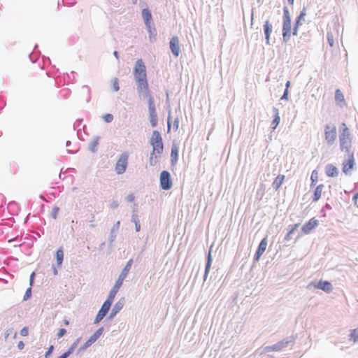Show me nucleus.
Masks as SVG:
<instances>
[{
	"mask_svg": "<svg viewBox=\"0 0 358 358\" xmlns=\"http://www.w3.org/2000/svg\"><path fill=\"white\" fill-rule=\"evenodd\" d=\"M136 90L140 99H147L151 96L148 90V84L145 85L144 87H142V88H141L139 86H137Z\"/></svg>",
	"mask_w": 358,
	"mask_h": 358,
	"instance_id": "obj_17",
	"label": "nucleus"
},
{
	"mask_svg": "<svg viewBox=\"0 0 358 358\" xmlns=\"http://www.w3.org/2000/svg\"><path fill=\"white\" fill-rule=\"evenodd\" d=\"M318 224L319 221L315 217H313L302 227L301 230L305 234H308L313 229L316 228Z\"/></svg>",
	"mask_w": 358,
	"mask_h": 358,
	"instance_id": "obj_11",
	"label": "nucleus"
},
{
	"mask_svg": "<svg viewBox=\"0 0 358 358\" xmlns=\"http://www.w3.org/2000/svg\"><path fill=\"white\" fill-rule=\"evenodd\" d=\"M112 303L113 301L106 299V300L103 302V305L101 306V309L99 310V312L106 316L108 313Z\"/></svg>",
	"mask_w": 358,
	"mask_h": 358,
	"instance_id": "obj_21",
	"label": "nucleus"
},
{
	"mask_svg": "<svg viewBox=\"0 0 358 358\" xmlns=\"http://www.w3.org/2000/svg\"><path fill=\"white\" fill-rule=\"evenodd\" d=\"M113 90L115 92H117L120 89L119 87V83L117 78H115L113 83Z\"/></svg>",
	"mask_w": 358,
	"mask_h": 358,
	"instance_id": "obj_49",
	"label": "nucleus"
},
{
	"mask_svg": "<svg viewBox=\"0 0 358 358\" xmlns=\"http://www.w3.org/2000/svg\"><path fill=\"white\" fill-rule=\"evenodd\" d=\"M59 210V207L57 206H55L52 208V210L51 212V217L53 218V219H56L57 218V214H58V212Z\"/></svg>",
	"mask_w": 358,
	"mask_h": 358,
	"instance_id": "obj_45",
	"label": "nucleus"
},
{
	"mask_svg": "<svg viewBox=\"0 0 358 358\" xmlns=\"http://www.w3.org/2000/svg\"><path fill=\"white\" fill-rule=\"evenodd\" d=\"M325 172L329 177H336L338 175V169L333 164H327L325 167Z\"/></svg>",
	"mask_w": 358,
	"mask_h": 358,
	"instance_id": "obj_18",
	"label": "nucleus"
},
{
	"mask_svg": "<svg viewBox=\"0 0 358 358\" xmlns=\"http://www.w3.org/2000/svg\"><path fill=\"white\" fill-rule=\"evenodd\" d=\"M324 187V185L323 184H320L317 186V187L315 188V190L314 192L313 201H315V202L317 201L320 199L322 192Z\"/></svg>",
	"mask_w": 358,
	"mask_h": 358,
	"instance_id": "obj_28",
	"label": "nucleus"
},
{
	"mask_svg": "<svg viewBox=\"0 0 358 358\" xmlns=\"http://www.w3.org/2000/svg\"><path fill=\"white\" fill-rule=\"evenodd\" d=\"M315 287L319 289H322L327 293H329L332 290V285L328 281L320 280L315 285Z\"/></svg>",
	"mask_w": 358,
	"mask_h": 358,
	"instance_id": "obj_16",
	"label": "nucleus"
},
{
	"mask_svg": "<svg viewBox=\"0 0 358 358\" xmlns=\"http://www.w3.org/2000/svg\"><path fill=\"white\" fill-rule=\"evenodd\" d=\"M104 317H105V315H103V314L98 312V313L94 319V324H98L100 321H101L103 319Z\"/></svg>",
	"mask_w": 358,
	"mask_h": 358,
	"instance_id": "obj_44",
	"label": "nucleus"
},
{
	"mask_svg": "<svg viewBox=\"0 0 358 358\" xmlns=\"http://www.w3.org/2000/svg\"><path fill=\"white\" fill-rule=\"evenodd\" d=\"M178 148L176 145H173L171 148V164L174 165L176 164L178 161Z\"/></svg>",
	"mask_w": 358,
	"mask_h": 358,
	"instance_id": "obj_23",
	"label": "nucleus"
},
{
	"mask_svg": "<svg viewBox=\"0 0 358 358\" xmlns=\"http://www.w3.org/2000/svg\"><path fill=\"white\" fill-rule=\"evenodd\" d=\"M148 112L150 124L152 127H155L158 121L156 109L148 110Z\"/></svg>",
	"mask_w": 358,
	"mask_h": 358,
	"instance_id": "obj_19",
	"label": "nucleus"
},
{
	"mask_svg": "<svg viewBox=\"0 0 358 358\" xmlns=\"http://www.w3.org/2000/svg\"><path fill=\"white\" fill-rule=\"evenodd\" d=\"M81 340V338H77L70 346V348L68 349L66 352L63 353L62 355L64 356L65 358H68L75 350L76 347L78 346V343H80Z\"/></svg>",
	"mask_w": 358,
	"mask_h": 358,
	"instance_id": "obj_22",
	"label": "nucleus"
},
{
	"mask_svg": "<svg viewBox=\"0 0 358 358\" xmlns=\"http://www.w3.org/2000/svg\"><path fill=\"white\" fill-rule=\"evenodd\" d=\"M273 112H274V119L273 120L271 126L273 129H275L280 123V118L279 112H278V108L274 107Z\"/></svg>",
	"mask_w": 358,
	"mask_h": 358,
	"instance_id": "obj_26",
	"label": "nucleus"
},
{
	"mask_svg": "<svg viewBox=\"0 0 358 358\" xmlns=\"http://www.w3.org/2000/svg\"><path fill=\"white\" fill-rule=\"evenodd\" d=\"M34 277H35V273L32 272V273L30 275V278H29V284H30L31 287L33 285Z\"/></svg>",
	"mask_w": 358,
	"mask_h": 358,
	"instance_id": "obj_59",
	"label": "nucleus"
},
{
	"mask_svg": "<svg viewBox=\"0 0 358 358\" xmlns=\"http://www.w3.org/2000/svg\"><path fill=\"white\" fill-rule=\"evenodd\" d=\"M127 276V274H125L124 273H122L120 274L119 277H118V279L116 280V282H119V283L120 285L122 284V282L123 280L126 278V277Z\"/></svg>",
	"mask_w": 358,
	"mask_h": 358,
	"instance_id": "obj_48",
	"label": "nucleus"
},
{
	"mask_svg": "<svg viewBox=\"0 0 358 358\" xmlns=\"http://www.w3.org/2000/svg\"><path fill=\"white\" fill-rule=\"evenodd\" d=\"M136 212H137V204L134 203V208H133V213H136Z\"/></svg>",
	"mask_w": 358,
	"mask_h": 358,
	"instance_id": "obj_64",
	"label": "nucleus"
},
{
	"mask_svg": "<svg viewBox=\"0 0 358 358\" xmlns=\"http://www.w3.org/2000/svg\"><path fill=\"white\" fill-rule=\"evenodd\" d=\"M119 206V203L117 201H113L110 204V207L111 208H117Z\"/></svg>",
	"mask_w": 358,
	"mask_h": 358,
	"instance_id": "obj_53",
	"label": "nucleus"
},
{
	"mask_svg": "<svg viewBox=\"0 0 358 358\" xmlns=\"http://www.w3.org/2000/svg\"><path fill=\"white\" fill-rule=\"evenodd\" d=\"M125 304V299L122 297L119 299L117 302L115 303L114 306L113 307L108 317H107L108 320H112L115 316L122 309Z\"/></svg>",
	"mask_w": 358,
	"mask_h": 358,
	"instance_id": "obj_8",
	"label": "nucleus"
},
{
	"mask_svg": "<svg viewBox=\"0 0 358 358\" xmlns=\"http://www.w3.org/2000/svg\"><path fill=\"white\" fill-rule=\"evenodd\" d=\"M311 184L310 186H315L318 180V173L316 170H314L310 176Z\"/></svg>",
	"mask_w": 358,
	"mask_h": 358,
	"instance_id": "obj_34",
	"label": "nucleus"
},
{
	"mask_svg": "<svg viewBox=\"0 0 358 358\" xmlns=\"http://www.w3.org/2000/svg\"><path fill=\"white\" fill-rule=\"evenodd\" d=\"M131 222H134V224L136 223V222H139L137 213H132Z\"/></svg>",
	"mask_w": 358,
	"mask_h": 358,
	"instance_id": "obj_54",
	"label": "nucleus"
},
{
	"mask_svg": "<svg viewBox=\"0 0 358 358\" xmlns=\"http://www.w3.org/2000/svg\"><path fill=\"white\" fill-rule=\"evenodd\" d=\"M170 49L175 57H178L180 48L179 45V39L177 36H173L170 41Z\"/></svg>",
	"mask_w": 358,
	"mask_h": 358,
	"instance_id": "obj_13",
	"label": "nucleus"
},
{
	"mask_svg": "<svg viewBox=\"0 0 358 358\" xmlns=\"http://www.w3.org/2000/svg\"><path fill=\"white\" fill-rule=\"evenodd\" d=\"M142 17L145 22V25L150 24V20L152 19L151 13L148 9H143L142 11Z\"/></svg>",
	"mask_w": 358,
	"mask_h": 358,
	"instance_id": "obj_29",
	"label": "nucleus"
},
{
	"mask_svg": "<svg viewBox=\"0 0 358 358\" xmlns=\"http://www.w3.org/2000/svg\"><path fill=\"white\" fill-rule=\"evenodd\" d=\"M29 334V329L27 327H23L20 331V335L22 336H27Z\"/></svg>",
	"mask_w": 358,
	"mask_h": 358,
	"instance_id": "obj_50",
	"label": "nucleus"
},
{
	"mask_svg": "<svg viewBox=\"0 0 358 358\" xmlns=\"http://www.w3.org/2000/svg\"><path fill=\"white\" fill-rule=\"evenodd\" d=\"M212 257H211V253L210 252H208V257H207V262L206 264V267H205V272H204V275H203V280L206 281V278L208 277V275L209 273V271H210V266H211V264H212Z\"/></svg>",
	"mask_w": 358,
	"mask_h": 358,
	"instance_id": "obj_24",
	"label": "nucleus"
},
{
	"mask_svg": "<svg viewBox=\"0 0 358 358\" xmlns=\"http://www.w3.org/2000/svg\"><path fill=\"white\" fill-rule=\"evenodd\" d=\"M350 340H352L354 343L358 342V327L351 330V333L350 334Z\"/></svg>",
	"mask_w": 358,
	"mask_h": 358,
	"instance_id": "obj_33",
	"label": "nucleus"
},
{
	"mask_svg": "<svg viewBox=\"0 0 358 358\" xmlns=\"http://www.w3.org/2000/svg\"><path fill=\"white\" fill-rule=\"evenodd\" d=\"M291 20H283L282 38L285 42H287L291 37Z\"/></svg>",
	"mask_w": 358,
	"mask_h": 358,
	"instance_id": "obj_9",
	"label": "nucleus"
},
{
	"mask_svg": "<svg viewBox=\"0 0 358 358\" xmlns=\"http://www.w3.org/2000/svg\"><path fill=\"white\" fill-rule=\"evenodd\" d=\"M325 140L328 145H331L334 143L337 133L336 128L334 125L327 124L324 129Z\"/></svg>",
	"mask_w": 358,
	"mask_h": 358,
	"instance_id": "obj_5",
	"label": "nucleus"
},
{
	"mask_svg": "<svg viewBox=\"0 0 358 358\" xmlns=\"http://www.w3.org/2000/svg\"><path fill=\"white\" fill-rule=\"evenodd\" d=\"M288 343H289L288 341H280L273 345L266 346L264 348V352H273V351H276V352L280 351L282 349L287 347Z\"/></svg>",
	"mask_w": 358,
	"mask_h": 358,
	"instance_id": "obj_10",
	"label": "nucleus"
},
{
	"mask_svg": "<svg viewBox=\"0 0 358 358\" xmlns=\"http://www.w3.org/2000/svg\"><path fill=\"white\" fill-rule=\"evenodd\" d=\"M56 259H57V264L58 266H60L62 264L63 259H64V252L62 248H59L56 252Z\"/></svg>",
	"mask_w": 358,
	"mask_h": 358,
	"instance_id": "obj_31",
	"label": "nucleus"
},
{
	"mask_svg": "<svg viewBox=\"0 0 358 358\" xmlns=\"http://www.w3.org/2000/svg\"><path fill=\"white\" fill-rule=\"evenodd\" d=\"M100 140L99 136H95L89 143L88 149L92 152H95L97 150V145H99V141Z\"/></svg>",
	"mask_w": 358,
	"mask_h": 358,
	"instance_id": "obj_25",
	"label": "nucleus"
},
{
	"mask_svg": "<svg viewBox=\"0 0 358 358\" xmlns=\"http://www.w3.org/2000/svg\"><path fill=\"white\" fill-rule=\"evenodd\" d=\"M348 159H345L343 162V172L346 175H350L355 163L354 153H348Z\"/></svg>",
	"mask_w": 358,
	"mask_h": 358,
	"instance_id": "obj_7",
	"label": "nucleus"
},
{
	"mask_svg": "<svg viewBox=\"0 0 358 358\" xmlns=\"http://www.w3.org/2000/svg\"><path fill=\"white\" fill-rule=\"evenodd\" d=\"M148 99V110L156 109L154 103V98L151 96Z\"/></svg>",
	"mask_w": 358,
	"mask_h": 358,
	"instance_id": "obj_42",
	"label": "nucleus"
},
{
	"mask_svg": "<svg viewBox=\"0 0 358 358\" xmlns=\"http://www.w3.org/2000/svg\"><path fill=\"white\" fill-rule=\"evenodd\" d=\"M12 331H13L12 329L6 330V331L5 332V338H7L10 336V334L12 333Z\"/></svg>",
	"mask_w": 358,
	"mask_h": 358,
	"instance_id": "obj_63",
	"label": "nucleus"
},
{
	"mask_svg": "<svg viewBox=\"0 0 358 358\" xmlns=\"http://www.w3.org/2000/svg\"><path fill=\"white\" fill-rule=\"evenodd\" d=\"M66 333V330L65 329L62 328V329H60L59 330V331H58V333H57V338H62V336H63Z\"/></svg>",
	"mask_w": 358,
	"mask_h": 358,
	"instance_id": "obj_51",
	"label": "nucleus"
},
{
	"mask_svg": "<svg viewBox=\"0 0 358 358\" xmlns=\"http://www.w3.org/2000/svg\"><path fill=\"white\" fill-rule=\"evenodd\" d=\"M299 224H295L292 226V228L289 230V231L285 236V240L289 241L291 239V235L294 233V231L297 229Z\"/></svg>",
	"mask_w": 358,
	"mask_h": 358,
	"instance_id": "obj_40",
	"label": "nucleus"
},
{
	"mask_svg": "<svg viewBox=\"0 0 358 358\" xmlns=\"http://www.w3.org/2000/svg\"><path fill=\"white\" fill-rule=\"evenodd\" d=\"M306 8H303V10L301 11L300 15L297 17L295 24L301 25V20L304 19V17L306 16Z\"/></svg>",
	"mask_w": 358,
	"mask_h": 358,
	"instance_id": "obj_39",
	"label": "nucleus"
},
{
	"mask_svg": "<svg viewBox=\"0 0 358 358\" xmlns=\"http://www.w3.org/2000/svg\"><path fill=\"white\" fill-rule=\"evenodd\" d=\"M155 154H157L156 152H154L153 151L152 152L151 155H150V159H149V164L150 166H154L156 165L157 164V158L158 157L157 155H155Z\"/></svg>",
	"mask_w": 358,
	"mask_h": 358,
	"instance_id": "obj_38",
	"label": "nucleus"
},
{
	"mask_svg": "<svg viewBox=\"0 0 358 358\" xmlns=\"http://www.w3.org/2000/svg\"><path fill=\"white\" fill-rule=\"evenodd\" d=\"M285 179L284 175H278L274 180V181L272 183V187L275 190H278L280 186L282 185V183L283 182V180Z\"/></svg>",
	"mask_w": 358,
	"mask_h": 358,
	"instance_id": "obj_27",
	"label": "nucleus"
},
{
	"mask_svg": "<svg viewBox=\"0 0 358 358\" xmlns=\"http://www.w3.org/2000/svg\"><path fill=\"white\" fill-rule=\"evenodd\" d=\"M150 143L152 146V151L154 152H156L157 155H161L164 149L162 138L158 131L155 130L152 131Z\"/></svg>",
	"mask_w": 358,
	"mask_h": 358,
	"instance_id": "obj_3",
	"label": "nucleus"
},
{
	"mask_svg": "<svg viewBox=\"0 0 358 358\" xmlns=\"http://www.w3.org/2000/svg\"><path fill=\"white\" fill-rule=\"evenodd\" d=\"M344 127L342 132L339 135L340 148L341 151L348 153H353L350 151L352 147V138L350 129L346 127L345 124L343 123Z\"/></svg>",
	"mask_w": 358,
	"mask_h": 358,
	"instance_id": "obj_2",
	"label": "nucleus"
},
{
	"mask_svg": "<svg viewBox=\"0 0 358 358\" xmlns=\"http://www.w3.org/2000/svg\"><path fill=\"white\" fill-rule=\"evenodd\" d=\"M268 241H267V237L264 238L256 251V253L254 257V260L257 262L260 259L261 256L263 255V253L265 252L266 247H267Z\"/></svg>",
	"mask_w": 358,
	"mask_h": 358,
	"instance_id": "obj_12",
	"label": "nucleus"
},
{
	"mask_svg": "<svg viewBox=\"0 0 358 358\" xmlns=\"http://www.w3.org/2000/svg\"><path fill=\"white\" fill-rule=\"evenodd\" d=\"M134 76L136 83V86H139L141 88L144 87L145 85H148L146 68L144 62L141 59H138L134 68Z\"/></svg>",
	"mask_w": 358,
	"mask_h": 358,
	"instance_id": "obj_1",
	"label": "nucleus"
},
{
	"mask_svg": "<svg viewBox=\"0 0 358 358\" xmlns=\"http://www.w3.org/2000/svg\"><path fill=\"white\" fill-rule=\"evenodd\" d=\"M24 347V344L22 341H20L17 344V348L19 350H22Z\"/></svg>",
	"mask_w": 358,
	"mask_h": 358,
	"instance_id": "obj_61",
	"label": "nucleus"
},
{
	"mask_svg": "<svg viewBox=\"0 0 358 358\" xmlns=\"http://www.w3.org/2000/svg\"><path fill=\"white\" fill-rule=\"evenodd\" d=\"M141 229L140 222H136L135 223V230L136 231H139Z\"/></svg>",
	"mask_w": 358,
	"mask_h": 358,
	"instance_id": "obj_60",
	"label": "nucleus"
},
{
	"mask_svg": "<svg viewBox=\"0 0 358 358\" xmlns=\"http://www.w3.org/2000/svg\"><path fill=\"white\" fill-rule=\"evenodd\" d=\"M357 199H358V192L353 196V198H352V201H353L355 205L357 204Z\"/></svg>",
	"mask_w": 358,
	"mask_h": 358,
	"instance_id": "obj_62",
	"label": "nucleus"
},
{
	"mask_svg": "<svg viewBox=\"0 0 358 358\" xmlns=\"http://www.w3.org/2000/svg\"><path fill=\"white\" fill-rule=\"evenodd\" d=\"M148 31L150 34V40L151 42H154L156 40V31L155 29H152L151 24L146 25Z\"/></svg>",
	"mask_w": 358,
	"mask_h": 358,
	"instance_id": "obj_32",
	"label": "nucleus"
},
{
	"mask_svg": "<svg viewBox=\"0 0 358 358\" xmlns=\"http://www.w3.org/2000/svg\"><path fill=\"white\" fill-rule=\"evenodd\" d=\"M327 41H328L329 45L331 47H333L334 46V43L333 34L331 33V32H328L327 35Z\"/></svg>",
	"mask_w": 358,
	"mask_h": 358,
	"instance_id": "obj_41",
	"label": "nucleus"
},
{
	"mask_svg": "<svg viewBox=\"0 0 358 358\" xmlns=\"http://www.w3.org/2000/svg\"><path fill=\"white\" fill-rule=\"evenodd\" d=\"M128 155L126 153L122 154L115 164V171L117 174H122L125 172L127 166Z\"/></svg>",
	"mask_w": 358,
	"mask_h": 358,
	"instance_id": "obj_6",
	"label": "nucleus"
},
{
	"mask_svg": "<svg viewBox=\"0 0 358 358\" xmlns=\"http://www.w3.org/2000/svg\"><path fill=\"white\" fill-rule=\"evenodd\" d=\"M159 185L161 189L169 190L171 189L173 182L171 178V174L167 171H162L159 176Z\"/></svg>",
	"mask_w": 358,
	"mask_h": 358,
	"instance_id": "obj_4",
	"label": "nucleus"
},
{
	"mask_svg": "<svg viewBox=\"0 0 358 358\" xmlns=\"http://www.w3.org/2000/svg\"><path fill=\"white\" fill-rule=\"evenodd\" d=\"M103 120L105 122H108V123H110L113 120V115H111V114H106L104 116H103Z\"/></svg>",
	"mask_w": 358,
	"mask_h": 358,
	"instance_id": "obj_46",
	"label": "nucleus"
},
{
	"mask_svg": "<svg viewBox=\"0 0 358 358\" xmlns=\"http://www.w3.org/2000/svg\"><path fill=\"white\" fill-rule=\"evenodd\" d=\"M120 222L117 221L116 223H115L113 224V226L110 230V236L108 238V242H109L110 246H112V243L114 242V241L115 240V238L117 237V233H118V231L120 229Z\"/></svg>",
	"mask_w": 358,
	"mask_h": 358,
	"instance_id": "obj_14",
	"label": "nucleus"
},
{
	"mask_svg": "<svg viewBox=\"0 0 358 358\" xmlns=\"http://www.w3.org/2000/svg\"><path fill=\"white\" fill-rule=\"evenodd\" d=\"M103 332V327H100L90 337L89 339L94 343L101 336Z\"/></svg>",
	"mask_w": 358,
	"mask_h": 358,
	"instance_id": "obj_30",
	"label": "nucleus"
},
{
	"mask_svg": "<svg viewBox=\"0 0 358 358\" xmlns=\"http://www.w3.org/2000/svg\"><path fill=\"white\" fill-rule=\"evenodd\" d=\"M127 201L129 203L131 202H133L134 200V196L131 194H129L127 198H126Z\"/></svg>",
	"mask_w": 358,
	"mask_h": 358,
	"instance_id": "obj_58",
	"label": "nucleus"
},
{
	"mask_svg": "<svg viewBox=\"0 0 358 358\" xmlns=\"http://www.w3.org/2000/svg\"><path fill=\"white\" fill-rule=\"evenodd\" d=\"M31 287L30 286L29 288L27 289L25 294L23 296V300L24 301L28 300L31 297Z\"/></svg>",
	"mask_w": 358,
	"mask_h": 358,
	"instance_id": "obj_43",
	"label": "nucleus"
},
{
	"mask_svg": "<svg viewBox=\"0 0 358 358\" xmlns=\"http://www.w3.org/2000/svg\"><path fill=\"white\" fill-rule=\"evenodd\" d=\"M299 24H295L293 28L292 34L296 36L298 34Z\"/></svg>",
	"mask_w": 358,
	"mask_h": 358,
	"instance_id": "obj_56",
	"label": "nucleus"
},
{
	"mask_svg": "<svg viewBox=\"0 0 358 358\" xmlns=\"http://www.w3.org/2000/svg\"><path fill=\"white\" fill-rule=\"evenodd\" d=\"M173 127L176 130H177L179 127V119L178 117H176L175 120H174V122H173Z\"/></svg>",
	"mask_w": 358,
	"mask_h": 358,
	"instance_id": "obj_55",
	"label": "nucleus"
},
{
	"mask_svg": "<svg viewBox=\"0 0 358 358\" xmlns=\"http://www.w3.org/2000/svg\"><path fill=\"white\" fill-rule=\"evenodd\" d=\"M53 349H54V347L53 345H51L47 350V352H45V358H48L52 352L53 351Z\"/></svg>",
	"mask_w": 358,
	"mask_h": 358,
	"instance_id": "obj_52",
	"label": "nucleus"
},
{
	"mask_svg": "<svg viewBox=\"0 0 358 358\" xmlns=\"http://www.w3.org/2000/svg\"><path fill=\"white\" fill-rule=\"evenodd\" d=\"M93 343L90 339H88L83 345L80 347V348L78 349V352L85 351Z\"/></svg>",
	"mask_w": 358,
	"mask_h": 358,
	"instance_id": "obj_37",
	"label": "nucleus"
},
{
	"mask_svg": "<svg viewBox=\"0 0 358 358\" xmlns=\"http://www.w3.org/2000/svg\"><path fill=\"white\" fill-rule=\"evenodd\" d=\"M263 29H264V33L265 35L266 43L267 45H269L270 44V35L273 31V26L268 20H266V21H265V22L263 25Z\"/></svg>",
	"mask_w": 358,
	"mask_h": 358,
	"instance_id": "obj_15",
	"label": "nucleus"
},
{
	"mask_svg": "<svg viewBox=\"0 0 358 358\" xmlns=\"http://www.w3.org/2000/svg\"><path fill=\"white\" fill-rule=\"evenodd\" d=\"M283 11H284L283 20H291L287 7H286V6L284 7Z\"/></svg>",
	"mask_w": 358,
	"mask_h": 358,
	"instance_id": "obj_47",
	"label": "nucleus"
},
{
	"mask_svg": "<svg viewBox=\"0 0 358 358\" xmlns=\"http://www.w3.org/2000/svg\"><path fill=\"white\" fill-rule=\"evenodd\" d=\"M335 100L337 103L344 101V96L340 90H336L335 93Z\"/></svg>",
	"mask_w": 358,
	"mask_h": 358,
	"instance_id": "obj_35",
	"label": "nucleus"
},
{
	"mask_svg": "<svg viewBox=\"0 0 358 358\" xmlns=\"http://www.w3.org/2000/svg\"><path fill=\"white\" fill-rule=\"evenodd\" d=\"M288 93H289L288 90L285 89V92H284V94H283V95L281 97V99L282 100H287V96H288Z\"/></svg>",
	"mask_w": 358,
	"mask_h": 358,
	"instance_id": "obj_57",
	"label": "nucleus"
},
{
	"mask_svg": "<svg viewBox=\"0 0 358 358\" xmlns=\"http://www.w3.org/2000/svg\"><path fill=\"white\" fill-rule=\"evenodd\" d=\"M132 264H133V259H129V260L127 262V264H126V265H125L124 268L122 269V273H124L125 274L128 275V273H129V270H130V269H131V268Z\"/></svg>",
	"mask_w": 358,
	"mask_h": 358,
	"instance_id": "obj_36",
	"label": "nucleus"
},
{
	"mask_svg": "<svg viewBox=\"0 0 358 358\" xmlns=\"http://www.w3.org/2000/svg\"><path fill=\"white\" fill-rule=\"evenodd\" d=\"M122 285H120L119 283V282H115L114 286L113 287V288L110 289V292H109V294L107 297V299L111 301H113L114 300V298L116 295V294L117 293L120 287H121Z\"/></svg>",
	"mask_w": 358,
	"mask_h": 358,
	"instance_id": "obj_20",
	"label": "nucleus"
}]
</instances>
